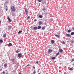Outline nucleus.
I'll use <instances>...</instances> for the list:
<instances>
[{"label":"nucleus","instance_id":"obj_13","mask_svg":"<svg viewBox=\"0 0 74 74\" xmlns=\"http://www.w3.org/2000/svg\"><path fill=\"white\" fill-rule=\"evenodd\" d=\"M41 28V26H38V27H37V29H40Z\"/></svg>","mask_w":74,"mask_h":74},{"label":"nucleus","instance_id":"obj_21","mask_svg":"<svg viewBox=\"0 0 74 74\" xmlns=\"http://www.w3.org/2000/svg\"><path fill=\"white\" fill-rule=\"evenodd\" d=\"M39 18H42V15H39Z\"/></svg>","mask_w":74,"mask_h":74},{"label":"nucleus","instance_id":"obj_14","mask_svg":"<svg viewBox=\"0 0 74 74\" xmlns=\"http://www.w3.org/2000/svg\"><path fill=\"white\" fill-rule=\"evenodd\" d=\"M71 44H74V40H73L71 41Z\"/></svg>","mask_w":74,"mask_h":74},{"label":"nucleus","instance_id":"obj_35","mask_svg":"<svg viewBox=\"0 0 74 74\" xmlns=\"http://www.w3.org/2000/svg\"><path fill=\"white\" fill-rule=\"evenodd\" d=\"M37 21V19H35L34 20V22H36V21Z\"/></svg>","mask_w":74,"mask_h":74},{"label":"nucleus","instance_id":"obj_42","mask_svg":"<svg viewBox=\"0 0 74 74\" xmlns=\"http://www.w3.org/2000/svg\"><path fill=\"white\" fill-rule=\"evenodd\" d=\"M47 14V13H45V15H46Z\"/></svg>","mask_w":74,"mask_h":74},{"label":"nucleus","instance_id":"obj_15","mask_svg":"<svg viewBox=\"0 0 74 74\" xmlns=\"http://www.w3.org/2000/svg\"><path fill=\"white\" fill-rule=\"evenodd\" d=\"M6 36H7V34H3V37L5 38V37H6Z\"/></svg>","mask_w":74,"mask_h":74},{"label":"nucleus","instance_id":"obj_53","mask_svg":"<svg viewBox=\"0 0 74 74\" xmlns=\"http://www.w3.org/2000/svg\"><path fill=\"white\" fill-rule=\"evenodd\" d=\"M46 3H45V5H47L46 4Z\"/></svg>","mask_w":74,"mask_h":74},{"label":"nucleus","instance_id":"obj_31","mask_svg":"<svg viewBox=\"0 0 74 74\" xmlns=\"http://www.w3.org/2000/svg\"><path fill=\"white\" fill-rule=\"evenodd\" d=\"M38 2H41L42 1V0H38Z\"/></svg>","mask_w":74,"mask_h":74},{"label":"nucleus","instance_id":"obj_10","mask_svg":"<svg viewBox=\"0 0 74 74\" xmlns=\"http://www.w3.org/2000/svg\"><path fill=\"white\" fill-rule=\"evenodd\" d=\"M12 46V44L11 43H9L8 45V47H11V46Z\"/></svg>","mask_w":74,"mask_h":74},{"label":"nucleus","instance_id":"obj_48","mask_svg":"<svg viewBox=\"0 0 74 74\" xmlns=\"http://www.w3.org/2000/svg\"><path fill=\"white\" fill-rule=\"evenodd\" d=\"M27 66H30V65L29 64H28V65H27Z\"/></svg>","mask_w":74,"mask_h":74},{"label":"nucleus","instance_id":"obj_49","mask_svg":"<svg viewBox=\"0 0 74 74\" xmlns=\"http://www.w3.org/2000/svg\"><path fill=\"white\" fill-rule=\"evenodd\" d=\"M2 66H3V63H2V64L1 65Z\"/></svg>","mask_w":74,"mask_h":74},{"label":"nucleus","instance_id":"obj_33","mask_svg":"<svg viewBox=\"0 0 74 74\" xmlns=\"http://www.w3.org/2000/svg\"><path fill=\"white\" fill-rule=\"evenodd\" d=\"M27 12V10H25V11L24 12L25 13Z\"/></svg>","mask_w":74,"mask_h":74},{"label":"nucleus","instance_id":"obj_28","mask_svg":"<svg viewBox=\"0 0 74 74\" xmlns=\"http://www.w3.org/2000/svg\"><path fill=\"white\" fill-rule=\"evenodd\" d=\"M8 27L9 29H11V26H8Z\"/></svg>","mask_w":74,"mask_h":74},{"label":"nucleus","instance_id":"obj_6","mask_svg":"<svg viewBox=\"0 0 74 74\" xmlns=\"http://www.w3.org/2000/svg\"><path fill=\"white\" fill-rule=\"evenodd\" d=\"M66 36L67 37H71V34H66Z\"/></svg>","mask_w":74,"mask_h":74},{"label":"nucleus","instance_id":"obj_30","mask_svg":"<svg viewBox=\"0 0 74 74\" xmlns=\"http://www.w3.org/2000/svg\"><path fill=\"white\" fill-rule=\"evenodd\" d=\"M62 44H65V42H64V41H63V42L62 43Z\"/></svg>","mask_w":74,"mask_h":74},{"label":"nucleus","instance_id":"obj_51","mask_svg":"<svg viewBox=\"0 0 74 74\" xmlns=\"http://www.w3.org/2000/svg\"><path fill=\"white\" fill-rule=\"evenodd\" d=\"M71 62H73V61L71 60Z\"/></svg>","mask_w":74,"mask_h":74},{"label":"nucleus","instance_id":"obj_23","mask_svg":"<svg viewBox=\"0 0 74 74\" xmlns=\"http://www.w3.org/2000/svg\"><path fill=\"white\" fill-rule=\"evenodd\" d=\"M22 32V31H19V32H18V34H20V33H21Z\"/></svg>","mask_w":74,"mask_h":74},{"label":"nucleus","instance_id":"obj_36","mask_svg":"<svg viewBox=\"0 0 74 74\" xmlns=\"http://www.w3.org/2000/svg\"><path fill=\"white\" fill-rule=\"evenodd\" d=\"M8 10V8H7L6 9V11H7Z\"/></svg>","mask_w":74,"mask_h":74},{"label":"nucleus","instance_id":"obj_9","mask_svg":"<svg viewBox=\"0 0 74 74\" xmlns=\"http://www.w3.org/2000/svg\"><path fill=\"white\" fill-rule=\"evenodd\" d=\"M46 10V8H45V7L43 6L42 9V11H45V10Z\"/></svg>","mask_w":74,"mask_h":74},{"label":"nucleus","instance_id":"obj_22","mask_svg":"<svg viewBox=\"0 0 74 74\" xmlns=\"http://www.w3.org/2000/svg\"><path fill=\"white\" fill-rule=\"evenodd\" d=\"M45 27H42L41 30H45Z\"/></svg>","mask_w":74,"mask_h":74},{"label":"nucleus","instance_id":"obj_54","mask_svg":"<svg viewBox=\"0 0 74 74\" xmlns=\"http://www.w3.org/2000/svg\"><path fill=\"white\" fill-rule=\"evenodd\" d=\"M64 8H66V6H64Z\"/></svg>","mask_w":74,"mask_h":74},{"label":"nucleus","instance_id":"obj_3","mask_svg":"<svg viewBox=\"0 0 74 74\" xmlns=\"http://www.w3.org/2000/svg\"><path fill=\"white\" fill-rule=\"evenodd\" d=\"M17 54L18 55L17 56L19 58H21V57L22 56V53H18Z\"/></svg>","mask_w":74,"mask_h":74},{"label":"nucleus","instance_id":"obj_16","mask_svg":"<svg viewBox=\"0 0 74 74\" xmlns=\"http://www.w3.org/2000/svg\"><path fill=\"white\" fill-rule=\"evenodd\" d=\"M51 43H52V44H53V43H54V40H51Z\"/></svg>","mask_w":74,"mask_h":74},{"label":"nucleus","instance_id":"obj_7","mask_svg":"<svg viewBox=\"0 0 74 74\" xmlns=\"http://www.w3.org/2000/svg\"><path fill=\"white\" fill-rule=\"evenodd\" d=\"M59 51L60 52V53H62L63 51V49H59Z\"/></svg>","mask_w":74,"mask_h":74},{"label":"nucleus","instance_id":"obj_50","mask_svg":"<svg viewBox=\"0 0 74 74\" xmlns=\"http://www.w3.org/2000/svg\"><path fill=\"white\" fill-rule=\"evenodd\" d=\"M72 65H73V66H74V64H72Z\"/></svg>","mask_w":74,"mask_h":74},{"label":"nucleus","instance_id":"obj_2","mask_svg":"<svg viewBox=\"0 0 74 74\" xmlns=\"http://www.w3.org/2000/svg\"><path fill=\"white\" fill-rule=\"evenodd\" d=\"M11 9L12 10V11L15 12L16 11V9H15V7L14 6L11 7Z\"/></svg>","mask_w":74,"mask_h":74},{"label":"nucleus","instance_id":"obj_52","mask_svg":"<svg viewBox=\"0 0 74 74\" xmlns=\"http://www.w3.org/2000/svg\"><path fill=\"white\" fill-rule=\"evenodd\" d=\"M0 23H1V21H0Z\"/></svg>","mask_w":74,"mask_h":74},{"label":"nucleus","instance_id":"obj_47","mask_svg":"<svg viewBox=\"0 0 74 74\" xmlns=\"http://www.w3.org/2000/svg\"><path fill=\"white\" fill-rule=\"evenodd\" d=\"M72 29L73 30H74V27H73V28H72Z\"/></svg>","mask_w":74,"mask_h":74},{"label":"nucleus","instance_id":"obj_17","mask_svg":"<svg viewBox=\"0 0 74 74\" xmlns=\"http://www.w3.org/2000/svg\"><path fill=\"white\" fill-rule=\"evenodd\" d=\"M55 36L58 37V38H59L60 37V36L58 35H55Z\"/></svg>","mask_w":74,"mask_h":74},{"label":"nucleus","instance_id":"obj_1","mask_svg":"<svg viewBox=\"0 0 74 74\" xmlns=\"http://www.w3.org/2000/svg\"><path fill=\"white\" fill-rule=\"evenodd\" d=\"M11 62H12V64H15L16 63V62H15L16 60V59L15 58H13L11 59Z\"/></svg>","mask_w":74,"mask_h":74},{"label":"nucleus","instance_id":"obj_37","mask_svg":"<svg viewBox=\"0 0 74 74\" xmlns=\"http://www.w3.org/2000/svg\"><path fill=\"white\" fill-rule=\"evenodd\" d=\"M36 64H38V61H37L36 62Z\"/></svg>","mask_w":74,"mask_h":74},{"label":"nucleus","instance_id":"obj_27","mask_svg":"<svg viewBox=\"0 0 74 74\" xmlns=\"http://www.w3.org/2000/svg\"><path fill=\"white\" fill-rule=\"evenodd\" d=\"M15 52H16V53H19V51L18 50H17L16 51H15Z\"/></svg>","mask_w":74,"mask_h":74},{"label":"nucleus","instance_id":"obj_55","mask_svg":"<svg viewBox=\"0 0 74 74\" xmlns=\"http://www.w3.org/2000/svg\"><path fill=\"white\" fill-rule=\"evenodd\" d=\"M28 11H27V12H28Z\"/></svg>","mask_w":74,"mask_h":74},{"label":"nucleus","instance_id":"obj_19","mask_svg":"<svg viewBox=\"0 0 74 74\" xmlns=\"http://www.w3.org/2000/svg\"><path fill=\"white\" fill-rule=\"evenodd\" d=\"M38 24L39 25H42V22H41V21H39L38 22Z\"/></svg>","mask_w":74,"mask_h":74},{"label":"nucleus","instance_id":"obj_11","mask_svg":"<svg viewBox=\"0 0 74 74\" xmlns=\"http://www.w3.org/2000/svg\"><path fill=\"white\" fill-rule=\"evenodd\" d=\"M34 30H37V27H34L33 28Z\"/></svg>","mask_w":74,"mask_h":74},{"label":"nucleus","instance_id":"obj_26","mask_svg":"<svg viewBox=\"0 0 74 74\" xmlns=\"http://www.w3.org/2000/svg\"><path fill=\"white\" fill-rule=\"evenodd\" d=\"M74 32H71V35H74Z\"/></svg>","mask_w":74,"mask_h":74},{"label":"nucleus","instance_id":"obj_41","mask_svg":"<svg viewBox=\"0 0 74 74\" xmlns=\"http://www.w3.org/2000/svg\"><path fill=\"white\" fill-rule=\"evenodd\" d=\"M45 1L43 3H42V4H45Z\"/></svg>","mask_w":74,"mask_h":74},{"label":"nucleus","instance_id":"obj_18","mask_svg":"<svg viewBox=\"0 0 74 74\" xmlns=\"http://www.w3.org/2000/svg\"><path fill=\"white\" fill-rule=\"evenodd\" d=\"M51 59L53 60H55V59H56V57H52V58H51Z\"/></svg>","mask_w":74,"mask_h":74},{"label":"nucleus","instance_id":"obj_56","mask_svg":"<svg viewBox=\"0 0 74 74\" xmlns=\"http://www.w3.org/2000/svg\"><path fill=\"white\" fill-rule=\"evenodd\" d=\"M35 26V25H34V26Z\"/></svg>","mask_w":74,"mask_h":74},{"label":"nucleus","instance_id":"obj_46","mask_svg":"<svg viewBox=\"0 0 74 74\" xmlns=\"http://www.w3.org/2000/svg\"><path fill=\"white\" fill-rule=\"evenodd\" d=\"M18 74H21V72H19Z\"/></svg>","mask_w":74,"mask_h":74},{"label":"nucleus","instance_id":"obj_34","mask_svg":"<svg viewBox=\"0 0 74 74\" xmlns=\"http://www.w3.org/2000/svg\"><path fill=\"white\" fill-rule=\"evenodd\" d=\"M34 74H35V73H36V70H35L34 72H33Z\"/></svg>","mask_w":74,"mask_h":74},{"label":"nucleus","instance_id":"obj_45","mask_svg":"<svg viewBox=\"0 0 74 74\" xmlns=\"http://www.w3.org/2000/svg\"><path fill=\"white\" fill-rule=\"evenodd\" d=\"M72 61H74V59H72Z\"/></svg>","mask_w":74,"mask_h":74},{"label":"nucleus","instance_id":"obj_8","mask_svg":"<svg viewBox=\"0 0 74 74\" xmlns=\"http://www.w3.org/2000/svg\"><path fill=\"white\" fill-rule=\"evenodd\" d=\"M3 66L5 67V68H7V64H4Z\"/></svg>","mask_w":74,"mask_h":74},{"label":"nucleus","instance_id":"obj_25","mask_svg":"<svg viewBox=\"0 0 74 74\" xmlns=\"http://www.w3.org/2000/svg\"><path fill=\"white\" fill-rule=\"evenodd\" d=\"M71 32V31L70 30H68L67 31V32H68V33H70Z\"/></svg>","mask_w":74,"mask_h":74},{"label":"nucleus","instance_id":"obj_4","mask_svg":"<svg viewBox=\"0 0 74 74\" xmlns=\"http://www.w3.org/2000/svg\"><path fill=\"white\" fill-rule=\"evenodd\" d=\"M51 52H53V50L51 49H49L47 51L48 53H51Z\"/></svg>","mask_w":74,"mask_h":74},{"label":"nucleus","instance_id":"obj_40","mask_svg":"<svg viewBox=\"0 0 74 74\" xmlns=\"http://www.w3.org/2000/svg\"><path fill=\"white\" fill-rule=\"evenodd\" d=\"M3 74H5V72H4V71H3Z\"/></svg>","mask_w":74,"mask_h":74},{"label":"nucleus","instance_id":"obj_32","mask_svg":"<svg viewBox=\"0 0 74 74\" xmlns=\"http://www.w3.org/2000/svg\"><path fill=\"white\" fill-rule=\"evenodd\" d=\"M29 14V13L28 12H26V13L25 14L26 15H27V14Z\"/></svg>","mask_w":74,"mask_h":74},{"label":"nucleus","instance_id":"obj_43","mask_svg":"<svg viewBox=\"0 0 74 74\" xmlns=\"http://www.w3.org/2000/svg\"><path fill=\"white\" fill-rule=\"evenodd\" d=\"M33 67L34 69H35V66H33Z\"/></svg>","mask_w":74,"mask_h":74},{"label":"nucleus","instance_id":"obj_38","mask_svg":"<svg viewBox=\"0 0 74 74\" xmlns=\"http://www.w3.org/2000/svg\"><path fill=\"white\" fill-rule=\"evenodd\" d=\"M5 3L6 4H7V3H8V2H7V1H6Z\"/></svg>","mask_w":74,"mask_h":74},{"label":"nucleus","instance_id":"obj_29","mask_svg":"<svg viewBox=\"0 0 74 74\" xmlns=\"http://www.w3.org/2000/svg\"><path fill=\"white\" fill-rule=\"evenodd\" d=\"M27 19H30V16H28L27 18Z\"/></svg>","mask_w":74,"mask_h":74},{"label":"nucleus","instance_id":"obj_12","mask_svg":"<svg viewBox=\"0 0 74 74\" xmlns=\"http://www.w3.org/2000/svg\"><path fill=\"white\" fill-rule=\"evenodd\" d=\"M69 70L71 71H73L74 70V68L73 67L72 68H71L69 69Z\"/></svg>","mask_w":74,"mask_h":74},{"label":"nucleus","instance_id":"obj_44","mask_svg":"<svg viewBox=\"0 0 74 74\" xmlns=\"http://www.w3.org/2000/svg\"><path fill=\"white\" fill-rule=\"evenodd\" d=\"M1 70H2V69H0V71H1Z\"/></svg>","mask_w":74,"mask_h":74},{"label":"nucleus","instance_id":"obj_5","mask_svg":"<svg viewBox=\"0 0 74 74\" xmlns=\"http://www.w3.org/2000/svg\"><path fill=\"white\" fill-rule=\"evenodd\" d=\"M8 19V21L9 22H11V21H12V20L11 19V18H10V17H8L7 18Z\"/></svg>","mask_w":74,"mask_h":74},{"label":"nucleus","instance_id":"obj_24","mask_svg":"<svg viewBox=\"0 0 74 74\" xmlns=\"http://www.w3.org/2000/svg\"><path fill=\"white\" fill-rule=\"evenodd\" d=\"M59 55V53H57L56 54V56H58V55Z\"/></svg>","mask_w":74,"mask_h":74},{"label":"nucleus","instance_id":"obj_20","mask_svg":"<svg viewBox=\"0 0 74 74\" xmlns=\"http://www.w3.org/2000/svg\"><path fill=\"white\" fill-rule=\"evenodd\" d=\"M3 41L2 39H0V43H3Z\"/></svg>","mask_w":74,"mask_h":74},{"label":"nucleus","instance_id":"obj_39","mask_svg":"<svg viewBox=\"0 0 74 74\" xmlns=\"http://www.w3.org/2000/svg\"><path fill=\"white\" fill-rule=\"evenodd\" d=\"M51 21H53V18H51Z\"/></svg>","mask_w":74,"mask_h":74}]
</instances>
